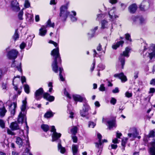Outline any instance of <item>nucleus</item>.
I'll return each instance as SVG.
<instances>
[{
    "mask_svg": "<svg viewBox=\"0 0 155 155\" xmlns=\"http://www.w3.org/2000/svg\"><path fill=\"white\" fill-rule=\"evenodd\" d=\"M49 43L50 44H53L56 48L54 49L51 52V55L53 57H55L54 61L52 62L51 66L52 69L55 73H57L58 72V65L61 64V60L59 53V49L58 47V44L57 43L52 41L50 40Z\"/></svg>",
    "mask_w": 155,
    "mask_h": 155,
    "instance_id": "2",
    "label": "nucleus"
},
{
    "mask_svg": "<svg viewBox=\"0 0 155 155\" xmlns=\"http://www.w3.org/2000/svg\"><path fill=\"white\" fill-rule=\"evenodd\" d=\"M97 137L99 139L98 143H96V147L97 148H99L98 152L100 150H101V144L102 142H101V138H102V136L101 134L99 133H97Z\"/></svg>",
    "mask_w": 155,
    "mask_h": 155,
    "instance_id": "16",
    "label": "nucleus"
},
{
    "mask_svg": "<svg viewBox=\"0 0 155 155\" xmlns=\"http://www.w3.org/2000/svg\"><path fill=\"white\" fill-rule=\"evenodd\" d=\"M155 92V89L154 88H150L149 92V94L153 93Z\"/></svg>",
    "mask_w": 155,
    "mask_h": 155,
    "instance_id": "62",
    "label": "nucleus"
},
{
    "mask_svg": "<svg viewBox=\"0 0 155 155\" xmlns=\"http://www.w3.org/2000/svg\"><path fill=\"white\" fill-rule=\"evenodd\" d=\"M58 149L59 151L62 153H64L65 151L64 147H63L61 144V141H60L58 144Z\"/></svg>",
    "mask_w": 155,
    "mask_h": 155,
    "instance_id": "26",
    "label": "nucleus"
},
{
    "mask_svg": "<svg viewBox=\"0 0 155 155\" xmlns=\"http://www.w3.org/2000/svg\"><path fill=\"white\" fill-rule=\"evenodd\" d=\"M25 92L27 94H29L30 92V87L27 84H25L24 86Z\"/></svg>",
    "mask_w": 155,
    "mask_h": 155,
    "instance_id": "39",
    "label": "nucleus"
},
{
    "mask_svg": "<svg viewBox=\"0 0 155 155\" xmlns=\"http://www.w3.org/2000/svg\"><path fill=\"white\" fill-rule=\"evenodd\" d=\"M94 31L91 30L87 34L88 37L89 38H91L94 36Z\"/></svg>",
    "mask_w": 155,
    "mask_h": 155,
    "instance_id": "40",
    "label": "nucleus"
},
{
    "mask_svg": "<svg viewBox=\"0 0 155 155\" xmlns=\"http://www.w3.org/2000/svg\"><path fill=\"white\" fill-rule=\"evenodd\" d=\"M112 142L114 143L117 144L119 143V141L117 138H115L112 140Z\"/></svg>",
    "mask_w": 155,
    "mask_h": 155,
    "instance_id": "60",
    "label": "nucleus"
},
{
    "mask_svg": "<svg viewBox=\"0 0 155 155\" xmlns=\"http://www.w3.org/2000/svg\"><path fill=\"white\" fill-rule=\"evenodd\" d=\"M98 68H99L98 69V71H101L105 69V66L104 65L101 64H99L98 65Z\"/></svg>",
    "mask_w": 155,
    "mask_h": 155,
    "instance_id": "41",
    "label": "nucleus"
},
{
    "mask_svg": "<svg viewBox=\"0 0 155 155\" xmlns=\"http://www.w3.org/2000/svg\"><path fill=\"white\" fill-rule=\"evenodd\" d=\"M68 5H63L60 8V13L59 15L60 17L64 18H66L70 12L67 11Z\"/></svg>",
    "mask_w": 155,
    "mask_h": 155,
    "instance_id": "4",
    "label": "nucleus"
},
{
    "mask_svg": "<svg viewBox=\"0 0 155 155\" xmlns=\"http://www.w3.org/2000/svg\"><path fill=\"white\" fill-rule=\"evenodd\" d=\"M90 109L89 106L87 104L84 105L83 107L82 110L81 112V115L82 117H85L87 114V112Z\"/></svg>",
    "mask_w": 155,
    "mask_h": 155,
    "instance_id": "14",
    "label": "nucleus"
},
{
    "mask_svg": "<svg viewBox=\"0 0 155 155\" xmlns=\"http://www.w3.org/2000/svg\"><path fill=\"white\" fill-rule=\"evenodd\" d=\"M41 128L45 132H47L49 129V126L46 124H42L41 126Z\"/></svg>",
    "mask_w": 155,
    "mask_h": 155,
    "instance_id": "36",
    "label": "nucleus"
},
{
    "mask_svg": "<svg viewBox=\"0 0 155 155\" xmlns=\"http://www.w3.org/2000/svg\"><path fill=\"white\" fill-rule=\"evenodd\" d=\"M116 101L117 100L114 97H112L110 101V103L111 104L114 105L116 104Z\"/></svg>",
    "mask_w": 155,
    "mask_h": 155,
    "instance_id": "50",
    "label": "nucleus"
},
{
    "mask_svg": "<svg viewBox=\"0 0 155 155\" xmlns=\"http://www.w3.org/2000/svg\"><path fill=\"white\" fill-rule=\"evenodd\" d=\"M54 22L51 21V20H48L45 26V27L47 28L48 27H52L54 28Z\"/></svg>",
    "mask_w": 155,
    "mask_h": 155,
    "instance_id": "29",
    "label": "nucleus"
},
{
    "mask_svg": "<svg viewBox=\"0 0 155 155\" xmlns=\"http://www.w3.org/2000/svg\"><path fill=\"white\" fill-rule=\"evenodd\" d=\"M115 77H118L120 79L122 82H124L127 81V79L126 76H125L123 73H121L119 74H116L114 75Z\"/></svg>",
    "mask_w": 155,
    "mask_h": 155,
    "instance_id": "17",
    "label": "nucleus"
},
{
    "mask_svg": "<svg viewBox=\"0 0 155 155\" xmlns=\"http://www.w3.org/2000/svg\"><path fill=\"white\" fill-rule=\"evenodd\" d=\"M76 15V13L74 11H72L71 13L70 12L69 15H68V16L70 17V18L71 19L73 18H76L75 17V16Z\"/></svg>",
    "mask_w": 155,
    "mask_h": 155,
    "instance_id": "37",
    "label": "nucleus"
},
{
    "mask_svg": "<svg viewBox=\"0 0 155 155\" xmlns=\"http://www.w3.org/2000/svg\"><path fill=\"white\" fill-rule=\"evenodd\" d=\"M99 89V90L101 91H105V88L104 86V85L103 84H101Z\"/></svg>",
    "mask_w": 155,
    "mask_h": 155,
    "instance_id": "48",
    "label": "nucleus"
},
{
    "mask_svg": "<svg viewBox=\"0 0 155 155\" xmlns=\"http://www.w3.org/2000/svg\"><path fill=\"white\" fill-rule=\"evenodd\" d=\"M11 6L13 10L18 11L20 10L19 3L16 0H13L11 3Z\"/></svg>",
    "mask_w": 155,
    "mask_h": 155,
    "instance_id": "10",
    "label": "nucleus"
},
{
    "mask_svg": "<svg viewBox=\"0 0 155 155\" xmlns=\"http://www.w3.org/2000/svg\"><path fill=\"white\" fill-rule=\"evenodd\" d=\"M122 136L121 133L119 132L118 131L116 133V137L117 138H120V137Z\"/></svg>",
    "mask_w": 155,
    "mask_h": 155,
    "instance_id": "63",
    "label": "nucleus"
},
{
    "mask_svg": "<svg viewBox=\"0 0 155 155\" xmlns=\"http://www.w3.org/2000/svg\"><path fill=\"white\" fill-rule=\"evenodd\" d=\"M18 52L15 49H12L9 51L8 53L7 57L11 59H15L17 57Z\"/></svg>",
    "mask_w": 155,
    "mask_h": 155,
    "instance_id": "7",
    "label": "nucleus"
},
{
    "mask_svg": "<svg viewBox=\"0 0 155 155\" xmlns=\"http://www.w3.org/2000/svg\"><path fill=\"white\" fill-rule=\"evenodd\" d=\"M150 84L152 85H155V78L152 79L150 81Z\"/></svg>",
    "mask_w": 155,
    "mask_h": 155,
    "instance_id": "64",
    "label": "nucleus"
},
{
    "mask_svg": "<svg viewBox=\"0 0 155 155\" xmlns=\"http://www.w3.org/2000/svg\"><path fill=\"white\" fill-rule=\"evenodd\" d=\"M33 18V16L32 15L28 14L27 15V18L28 19H32Z\"/></svg>",
    "mask_w": 155,
    "mask_h": 155,
    "instance_id": "61",
    "label": "nucleus"
},
{
    "mask_svg": "<svg viewBox=\"0 0 155 155\" xmlns=\"http://www.w3.org/2000/svg\"><path fill=\"white\" fill-rule=\"evenodd\" d=\"M78 127L76 126H73L71 129V132L72 134L75 135L77 133Z\"/></svg>",
    "mask_w": 155,
    "mask_h": 155,
    "instance_id": "28",
    "label": "nucleus"
},
{
    "mask_svg": "<svg viewBox=\"0 0 155 155\" xmlns=\"http://www.w3.org/2000/svg\"><path fill=\"white\" fill-rule=\"evenodd\" d=\"M73 97L74 100L75 101L82 102L85 99L84 97H83L81 95L78 94L73 95Z\"/></svg>",
    "mask_w": 155,
    "mask_h": 155,
    "instance_id": "20",
    "label": "nucleus"
},
{
    "mask_svg": "<svg viewBox=\"0 0 155 155\" xmlns=\"http://www.w3.org/2000/svg\"><path fill=\"white\" fill-rule=\"evenodd\" d=\"M16 142L18 145L21 146L23 143V140L20 137H17Z\"/></svg>",
    "mask_w": 155,
    "mask_h": 155,
    "instance_id": "33",
    "label": "nucleus"
},
{
    "mask_svg": "<svg viewBox=\"0 0 155 155\" xmlns=\"http://www.w3.org/2000/svg\"><path fill=\"white\" fill-rule=\"evenodd\" d=\"M105 122H107L108 124L109 129H111L113 127H116L117 125L115 120H108L106 119L103 118L102 119L103 123H105Z\"/></svg>",
    "mask_w": 155,
    "mask_h": 155,
    "instance_id": "8",
    "label": "nucleus"
},
{
    "mask_svg": "<svg viewBox=\"0 0 155 155\" xmlns=\"http://www.w3.org/2000/svg\"><path fill=\"white\" fill-rule=\"evenodd\" d=\"M17 107L16 104L15 103H13L12 104L9 106V110L10 111L12 115H14L15 113V109Z\"/></svg>",
    "mask_w": 155,
    "mask_h": 155,
    "instance_id": "18",
    "label": "nucleus"
},
{
    "mask_svg": "<svg viewBox=\"0 0 155 155\" xmlns=\"http://www.w3.org/2000/svg\"><path fill=\"white\" fill-rule=\"evenodd\" d=\"M20 80V76L19 75L17 76L16 77H15L13 80V85H14V82L16 81H19Z\"/></svg>",
    "mask_w": 155,
    "mask_h": 155,
    "instance_id": "43",
    "label": "nucleus"
},
{
    "mask_svg": "<svg viewBox=\"0 0 155 155\" xmlns=\"http://www.w3.org/2000/svg\"><path fill=\"white\" fill-rule=\"evenodd\" d=\"M124 41H120L112 45V48L114 49H116L120 46H122Z\"/></svg>",
    "mask_w": 155,
    "mask_h": 155,
    "instance_id": "23",
    "label": "nucleus"
},
{
    "mask_svg": "<svg viewBox=\"0 0 155 155\" xmlns=\"http://www.w3.org/2000/svg\"><path fill=\"white\" fill-rule=\"evenodd\" d=\"M73 141L74 143H77L78 141V138L75 136H73L72 137Z\"/></svg>",
    "mask_w": 155,
    "mask_h": 155,
    "instance_id": "57",
    "label": "nucleus"
},
{
    "mask_svg": "<svg viewBox=\"0 0 155 155\" xmlns=\"http://www.w3.org/2000/svg\"><path fill=\"white\" fill-rule=\"evenodd\" d=\"M13 38L15 41L16 40L19 38V35L18 33V30H16L15 33L13 36Z\"/></svg>",
    "mask_w": 155,
    "mask_h": 155,
    "instance_id": "38",
    "label": "nucleus"
},
{
    "mask_svg": "<svg viewBox=\"0 0 155 155\" xmlns=\"http://www.w3.org/2000/svg\"><path fill=\"white\" fill-rule=\"evenodd\" d=\"M7 110L5 109L4 106L0 107V117H3L5 115Z\"/></svg>",
    "mask_w": 155,
    "mask_h": 155,
    "instance_id": "27",
    "label": "nucleus"
},
{
    "mask_svg": "<svg viewBox=\"0 0 155 155\" xmlns=\"http://www.w3.org/2000/svg\"><path fill=\"white\" fill-rule=\"evenodd\" d=\"M51 131L53 132L52 134V141L53 142L58 140L59 142L60 140L59 139L60 137L61 136V134L60 133H57L56 132V129L55 128L54 126H53L51 127Z\"/></svg>",
    "mask_w": 155,
    "mask_h": 155,
    "instance_id": "5",
    "label": "nucleus"
},
{
    "mask_svg": "<svg viewBox=\"0 0 155 155\" xmlns=\"http://www.w3.org/2000/svg\"><path fill=\"white\" fill-rule=\"evenodd\" d=\"M137 6L136 4H133L130 5L128 8L129 12L131 13H134L136 11Z\"/></svg>",
    "mask_w": 155,
    "mask_h": 155,
    "instance_id": "15",
    "label": "nucleus"
},
{
    "mask_svg": "<svg viewBox=\"0 0 155 155\" xmlns=\"http://www.w3.org/2000/svg\"><path fill=\"white\" fill-rule=\"evenodd\" d=\"M108 23L106 20H103L101 21V28L104 29L107 28Z\"/></svg>",
    "mask_w": 155,
    "mask_h": 155,
    "instance_id": "32",
    "label": "nucleus"
},
{
    "mask_svg": "<svg viewBox=\"0 0 155 155\" xmlns=\"http://www.w3.org/2000/svg\"><path fill=\"white\" fill-rule=\"evenodd\" d=\"M24 5L25 8H28L30 6V3L28 0H25Z\"/></svg>",
    "mask_w": 155,
    "mask_h": 155,
    "instance_id": "45",
    "label": "nucleus"
},
{
    "mask_svg": "<svg viewBox=\"0 0 155 155\" xmlns=\"http://www.w3.org/2000/svg\"><path fill=\"white\" fill-rule=\"evenodd\" d=\"M149 153L151 155H155V147L149 145Z\"/></svg>",
    "mask_w": 155,
    "mask_h": 155,
    "instance_id": "31",
    "label": "nucleus"
},
{
    "mask_svg": "<svg viewBox=\"0 0 155 155\" xmlns=\"http://www.w3.org/2000/svg\"><path fill=\"white\" fill-rule=\"evenodd\" d=\"M130 131L132 132L131 133H129L128 134V136L130 137H133V138L136 137L139 134L137 129L135 128H130Z\"/></svg>",
    "mask_w": 155,
    "mask_h": 155,
    "instance_id": "13",
    "label": "nucleus"
},
{
    "mask_svg": "<svg viewBox=\"0 0 155 155\" xmlns=\"http://www.w3.org/2000/svg\"><path fill=\"white\" fill-rule=\"evenodd\" d=\"M125 38L128 41H131V39L130 38V36L128 34H125Z\"/></svg>",
    "mask_w": 155,
    "mask_h": 155,
    "instance_id": "52",
    "label": "nucleus"
},
{
    "mask_svg": "<svg viewBox=\"0 0 155 155\" xmlns=\"http://www.w3.org/2000/svg\"><path fill=\"white\" fill-rule=\"evenodd\" d=\"M96 125V124L93 122L90 121L88 122V127H89L94 128Z\"/></svg>",
    "mask_w": 155,
    "mask_h": 155,
    "instance_id": "42",
    "label": "nucleus"
},
{
    "mask_svg": "<svg viewBox=\"0 0 155 155\" xmlns=\"http://www.w3.org/2000/svg\"><path fill=\"white\" fill-rule=\"evenodd\" d=\"M142 46L143 47V50L145 51L147 49V45L146 42H143L142 43Z\"/></svg>",
    "mask_w": 155,
    "mask_h": 155,
    "instance_id": "55",
    "label": "nucleus"
},
{
    "mask_svg": "<svg viewBox=\"0 0 155 155\" xmlns=\"http://www.w3.org/2000/svg\"><path fill=\"white\" fill-rule=\"evenodd\" d=\"M26 45L25 44L24 42H22L20 45V47L21 49H23L25 47Z\"/></svg>",
    "mask_w": 155,
    "mask_h": 155,
    "instance_id": "59",
    "label": "nucleus"
},
{
    "mask_svg": "<svg viewBox=\"0 0 155 155\" xmlns=\"http://www.w3.org/2000/svg\"><path fill=\"white\" fill-rule=\"evenodd\" d=\"M54 114L51 111H49L47 112L44 115V117L47 118L52 117Z\"/></svg>",
    "mask_w": 155,
    "mask_h": 155,
    "instance_id": "34",
    "label": "nucleus"
},
{
    "mask_svg": "<svg viewBox=\"0 0 155 155\" xmlns=\"http://www.w3.org/2000/svg\"><path fill=\"white\" fill-rule=\"evenodd\" d=\"M140 9L142 11L145 12L150 8L149 0H143L139 6Z\"/></svg>",
    "mask_w": 155,
    "mask_h": 155,
    "instance_id": "6",
    "label": "nucleus"
},
{
    "mask_svg": "<svg viewBox=\"0 0 155 155\" xmlns=\"http://www.w3.org/2000/svg\"><path fill=\"white\" fill-rule=\"evenodd\" d=\"M24 8H23L22 10H21L19 12L18 15V17L19 19H22V17L23 14V10Z\"/></svg>",
    "mask_w": 155,
    "mask_h": 155,
    "instance_id": "47",
    "label": "nucleus"
},
{
    "mask_svg": "<svg viewBox=\"0 0 155 155\" xmlns=\"http://www.w3.org/2000/svg\"><path fill=\"white\" fill-rule=\"evenodd\" d=\"M22 104L21 107V111L20 112L18 115V121L19 123L22 124L23 123L25 122V124L26 125V127L27 128V130L26 133L25 134H24L23 130H20L19 134L20 136H21L22 138L23 136L24 139L23 140H25L26 142H28V127L27 125V122L26 121V118L25 117L26 111L25 110L26 107L27 98L25 97V100H23L22 102Z\"/></svg>",
    "mask_w": 155,
    "mask_h": 155,
    "instance_id": "1",
    "label": "nucleus"
},
{
    "mask_svg": "<svg viewBox=\"0 0 155 155\" xmlns=\"http://www.w3.org/2000/svg\"><path fill=\"white\" fill-rule=\"evenodd\" d=\"M10 127L12 130H17L19 128L18 124L15 122L12 123L10 125Z\"/></svg>",
    "mask_w": 155,
    "mask_h": 155,
    "instance_id": "25",
    "label": "nucleus"
},
{
    "mask_svg": "<svg viewBox=\"0 0 155 155\" xmlns=\"http://www.w3.org/2000/svg\"><path fill=\"white\" fill-rule=\"evenodd\" d=\"M43 92L44 90L43 88L41 87L36 90L35 93V98L38 100L41 98L42 97V95Z\"/></svg>",
    "mask_w": 155,
    "mask_h": 155,
    "instance_id": "12",
    "label": "nucleus"
},
{
    "mask_svg": "<svg viewBox=\"0 0 155 155\" xmlns=\"http://www.w3.org/2000/svg\"><path fill=\"white\" fill-rule=\"evenodd\" d=\"M0 126L2 128L5 127V123L2 120L0 119Z\"/></svg>",
    "mask_w": 155,
    "mask_h": 155,
    "instance_id": "54",
    "label": "nucleus"
},
{
    "mask_svg": "<svg viewBox=\"0 0 155 155\" xmlns=\"http://www.w3.org/2000/svg\"><path fill=\"white\" fill-rule=\"evenodd\" d=\"M149 56L150 59L155 56V45L152 44L149 48L148 52Z\"/></svg>",
    "mask_w": 155,
    "mask_h": 155,
    "instance_id": "9",
    "label": "nucleus"
},
{
    "mask_svg": "<svg viewBox=\"0 0 155 155\" xmlns=\"http://www.w3.org/2000/svg\"><path fill=\"white\" fill-rule=\"evenodd\" d=\"M64 94L66 96L70 98L71 97L70 96L68 92L67 91L66 89H64Z\"/></svg>",
    "mask_w": 155,
    "mask_h": 155,
    "instance_id": "56",
    "label": "nucleus"
},
{
    "mask_svg": "<svg viewBox=\"0 0 155 155\" xmlns=\"http://www.w3.org/2000/svg\"><path fill=\"white\" fill-rule=\"evenodd\" d=\"M117 145L116 144H112L110 147H109V149H116L117 147Z\"/></svg>",
    "mask_w": 155,
    "mask_h": 155,
    "instance_id": "53",
    "label": "nucleus"
},
{
    "mask_svg": "<svg viewBox=\"0 0 155 155\" xmlns=\"http://www.w3.org/2000/svg\"><path fill=\"white\" fill-rule=\"evenodd\" d=\"M45 26L43 25L39 29V35L42 36H45L46 34L47 31Z\"/></svg>",
    "mask_w": 155,
    "mask_h": 155,
    "instance_id": "22",
    "label": "nucleus"
},
{
    "mask_svg": "<svg viewBox=\"0 0 155 155\" xmlns=\"http://www.w3.org/2000/svg\"><path fill=\"white\" fill-rule=\"evenodd\" d=\"M78 148V146L76 145L73 144L72 146V149L73 154L77 153Z\"/></svg>",
    "mask_w": 155,
    "mask_h": 155,
    "instance_id": "30",
    "label": "nucleus"
},
{
    "mask_svg": "<svg viewBox=\"0 0 155 155\" xmlns=\"http://www.w3.org/2000/svg\"><path fill=\"white\" fill-rule=\"evenodd\" d=\"M116 12V8L113 7L111 8L109 12L108 15L110 18L111 19H116L118 18L117 15H115V12Z\"/></svg>",
    "mask_w": 155,
    "mask_h": 155,
    "instance_id": "11",
    "label": "nucleus"
},
{
    "mask_svg": "<svg viewBox=\"0 0 155 155\" xmlns=\"http://www.w3.org/2000/svg\"><path fill=\"white\" fill-rule=\"evenodd\" d=\"M134 22H137L140 25H142L146 22L145 20H134Z\"/></svg>",
    "mask_w": 155,
    "mask_h": 155,
    "instance_id": "46",
    "label": "nucleus"
},
{
    "mask_svg": "<svg viewBox=\"0 0 155 155\" xmlns=\"http://www.w3.org/2000/svg\"><path fill=\"white\" fill-rule=\"evenodd\" d=\"M48 87H49L48 91L49 92H51L52 91V90H53L52 87H53V85H52V83L51 82H50L48 83Z\"/></svg>",
    "mask_w": 155,
    "mask_h": 155,
    "instance_id": "44",
    "label": "nucleus"
},
{
    "mask_svg": "<svg viewBox=\"0 0 155 155\" xmlns=\"http://www.w3.org/2000/svg\"><path fill=\"white\" fill-rule=\"evenodd\" d=\"M127 138H123L122 140V145L124 146L127 142Z\"/></svg>",
    "mask_w": 155,
    "mask_h": 155,
    "instance_id": "49",
    "label": "nucleus"
},
{
    "mask_svg": "<svg viewBox=\"0 0 155 155\" xmlns=\"http://www.w3.org/2000/svg\"><path fill=\"white\" fill-rule=\"evenodd\" d=\"M155 136V132L153 130L151 131L148 135L144 136L143 140L144 141H148L150 137H153Z\"/></svg>",
    "mask_w": 155,
    "mask_h": 155,
    "instance_id": "21",
    "label": "nucleus"
},
{
    "mask_svg": "<svg viewBox=\"0 0 155 155\" xmlns=\"http://www.w3.org/2000/svg\"><path fill=\"white\" fill-rule=\"evenodd\" d=\"M43 97L45 99L49 101H52L54 99V97L53 96L50 95L47 93H45L43 94Z\"/></svg>",
    "mask_w": 155,
    "mask_h": 155,
    "instance_id": "19",
    "label": "nucleus"
},
{
    "mask_svg": "<svg viewBox=\"0 0 155 155\" xmlns=\"http://www.w3.org/2000/svg\"><path fill=\"white\" fill-rule=\"evenodd\" d=\"M16 68H17L18 70L21 72V73L22 72V70L21 68V63H20L19 65L18 66H17Z\"/></svg>",
    "mask_w": 155,
    "mask_h": 155,
    "instance_id": "58",
    "label": "nucleus"
},
{
    "mask_svg": "<svg viewBox=\"0 0 155 155\" xmlns=\"http://www.w3.org/2000/svg\"><path fill=\"white\" fill-rule=\"evenodd\" d=\"M59 77L61 80L62 81H64V78H63V76L61 75V73L63 71V68L61 67H60L59 68Z\"/></svg>",
    "mask_w": 155,
    "mask_h": 155,
    "instance_id": "35",
    "label": "nucleus"
},
{
    "mask_svg": "<svg viewBox=\"0 0 155 155\" xmlns=\"http://www.w3.org/2000/svg\"><path fill=\"white\" fill-rule=\"evenodd\" d=\"M125 95L127 97L129 98L132 97V94L131 93H130L128 91H127L125 93Z\"/></svg>",
    "mask_w": 155,
    "mask_h": 155,
    "instance_id": "51",
    "label": "nucleus"
},
{
    "mask_svg": "<svg viewBox=\"0 0 155 155\" xmlns=\"http://www.w3.org/2000/svg\"><path fill=\"white\" fill-rule=\"evenodd\" d=\"M106 16V14L99 10V13L97 15V18L98 19H103Z\"/></svg>",
    "mask_w": 155,
    "mask_h": 155,
    "instance_id": "24",
    "label": "nucleus"
},
{
    "mask_svg": "<svg viewBox=\"0 0 155 155\" xmlns=\"http://www.w3.org/2000/svg\"><path fill=\"white\" fill-rule=\"evenodd\" d=\"M130 50V48L128 47L126 48L125 50L122 53L120 54L119 56V61L120 62L122 69L124 68L125 64L124 57L127 58L129 57V53Z\"/></svg>",
    "mask_w": 155,
    "mask_h": 155,
    "instance_id": "3",
    "label": "nucleus"
}]
</instances>
